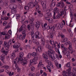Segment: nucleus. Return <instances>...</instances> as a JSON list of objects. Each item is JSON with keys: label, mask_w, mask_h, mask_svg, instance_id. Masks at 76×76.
I'll return each instance as SVG.
<instances>
[{"label": "nucleus", "mask_w": 76, "mask_h": 76, "mask_svg": "<svg viewBox=\"0 0 76 76\" xmlns=\"http://www.w3.org/2000/svg\"><path fill=\"white\" fill-rule=\"evenodd\" d=\"M39 2V0H35V2L34 4L31 3L30 2L28 3L27 4V6H29L31 8H33L35 6L36 4H37Z\"/></svg>", "instance_id": "1"}, {"label": "nucleus", "mask_w": 76, "mask_h": 76, "mask_svg": "<svg viewBox=\"0 0 76 76\" xmlns=\"http://www.w3.org/2000/svg\"><path fill=\"white\" fill-rule=\"evenodd\" d=\"M61 14L60 15L58 14L57 15L56 17L55 16H56V12H53V18L54 19H58V18H60V16H63V14H64V10H62L60 12Z\"/></svg>", "instance_id": "2"}, {"label": "nucleus", "mask_w": 76, "mask_h": 76, "mask_svg": "<svg viewBox=\"0 0 76 76\" xmlns=\"http://www.w3.org/2000/svg\"><path fill=\"white\" fill-rule=\"evenodd\" d=\"M12 39H10L9 41V42L8 43L7 42V41H5L4 42V45L5 47H7V49H9V47H10V46L12 44Z\"/></svg>", "instance_id": "3"}, {"label": "nucleus", "mask_w": 76, "mask_h": 76, "mask_svg": "<svg viewBox=\"0 0 76 76\" xmlns=\"http://www.w3.org/2000/svg\"><path fill=\"white\" fill-rule=\"evenodd\" d=\"M36 58L37 59H36V58H34V59H33L30 61V63L29 64V67H31V66L32 64H37V59H38V58L37 57Z\"/></svg>", "instance_id": "4"}, {"label": "nucleus", "mask_w": 76, "mask_h": 76, "mask_svg": "<svg viewBox=\"0 0 76 76\" xmlns=\"http://www.w3.org/2000/svg\"><path fill=\"white\" fill-rule=\"evenodd\" d=\"M63 25H64V24L62 23H57V24H55L54 26L56 28L57 27L58 29H62Z\"/></svg>", "instance_id": "5"}, {"label": "nucleus", "mask_w": 76, "mask_h": 76, "mask_svg": "<svg viewBox=\"0 0 76 76\" xmlns=\"http://www.w3.org/2000/svg\"><path fill=\"white\" fill-rule=\"evenodd\" d=\"M50 58L52 59V60L53 61H54V60H55V59H56V58H58V59L59 58L58 56L56 54H53V56L51 55V56H50Z\"/></svg>", "instance_id": "6"}, {"label": "nucleus", "mask_w": 76, "mask_h": 76, "mask_svg": "<svg viewBox=\"0 0 76 76\" xmlns=\"http://www.w3.org/2000/svg\"><path fill=\"white\" fill-rule=\"evenodd\" d=\"M42 6L43 10H45L47 8V2L46 1H42L41 3Z\"/></svg>", "instance_id": "7"}, {"label": "nucleus", "mask_w": 76, "mask_h": 76, "mask_svg": "<svg viewBox=\"0 0 76 76\" xmlns=\"http://www.w3.org/2000/svg\"><path fill=\"white\" fill-rule=\"evenodd\" d=\"M39 25H40V22L37 21L35 22V26L36 28L37 29H39Z\"/></svg>", "instance_id": "8"}, {"label": "nucleus", "mask_w": 76, "mask_h": 76, "mask_svg": "<svg viewBox=\"0 0 76 76\" xmlns=\"http://www.w3.org/2000/svg\"><path fill=\"white\" fill-rule=\"evenodd\" d=\"M50 50V51H48V55L50 57L51 56H53L55 53V52L54 50L51 49Z\"/></svg>", "instance_id": "9"}, {"label": "nucleus", "mask_w": 76, "mask_h": 76, "mask_svg": "<svg viewBox=\"0 0 76 76\" xmlns=\"http://www.w3.org/2000/svg\"><path fill=\"white\" fill-rule=\"evenodd\" d=\"M13 48H20V44L19 43H15L14 45H13Z\"/></svg>", "instance_id": "10"}, {"label": "nucleus", "mask_w": 76, "mask_h": 76, "mask_svg": "<svg viewBox=\"0 0 76 76\" xmlns=\"http://www.w3.org/2000/svg\"><path fill=\"white\" fill-rule=\"evenodd\" d=\"M35 38L38 39H41V38H42V35L40 33H38L37 34H36L35 36Z\"/></svg>", "instance_id": "11"}, {"label": "nucleus", "mask_w": 76, "mask_h": 76, "mask_svg": "<svg viewBox=\"0 0 76 76\" xmlns=\"http://www.w3.org/2000/svg\"><path fill=\"white\" fill-rule=\"evenodd\" d=\"M9 8L10 9H16V5H11L9 6Z\"/></svg>", "instance_id": "12"}, {"label": "nucleus", "mask_w": 76, "mask_h": 76, "mask_svg": "<svg viewBox=\"0 0 76 76\" xmlns=\"http://www.w3.org/2000/svg\"><path fill=\"white\" fill-rule=\"evenodd\" d=\"M43 26L45 29H50V26L47 25V23H45Z\"/></svg>", "instance_id": "13"}, {"label": "nucleus", "mask_w": 76, "mask_h": 76, "mask_svg": "<svg viewBox=\"0 0 76 76\" xmlns=\"http://www.w3.org/2000/svg\"><path fill=\"white\" fill-rule=\"evenodd\" d=\"M26 37V36H22L21 34H20L19 35V39H21L22 40H23L24 39H25V37Z\"/></svg>", "instance_id": "14"}, {"label": "nucleus", "mask_w": 76, "mask_h": 76, "mask_svg": "<svg viewBox=\"0 0 76 76\" xmlns=\"http://www.w3.org/2000/svg\"><path fill=\"white\" fill-rule=\"evenodd\" d=\"M19 57H18V58L19 60H21L22 58V57H23V52H21L19 53Z\"/></svg>", "instance_id": "15"}, {"label": "nucleus", "mask_w": 76, "mask_h": 76, "mask_svg": "<svg viewBox=\"0 0 76 76\" xmlns=\"http://www.w3.org/2000/svg\"><path fill=\"white\" fill-rule=\"evenodd\" d=\"M65 54L67 57L68 58H69L70 57V52L68 51L66 52H65Z\"/></svg>", "instance_id": "16"}, {"label": "nucleus", "mask_w": 76, "mask_h": 76, "mask_svg": "<svg viewBox=\"0 0 76 76\" xmlns=\"http://www.w3.org/2000/svg\"><path fill=\"white\" fill-rule=\"evenodd\" d=\"M15 67H16V68H14V69H15V70H16V69H17L18 70V72H20V69L19 68V66H18V65L17 64H15Z\"/></svg>", "instance_id": "17"}, {"label": "nucleus", "mask_w": 76, "mask_h": 76, "mask_svg": "<svg viewBox=\"0 0 76 76\" xmlns=\"http://www.w3.org/2000/svg\"><path fill=\"white\" fill-rule=\"evenodd\" d=\"M14 17H16V19H18L20 18V15L18 14H15L14 15L12 18H14Z\"/></svg>", "instance_id": "18"}, {"label": "nucleus", "mask_w": 76, "mask_h": 76, "mask_svg": "<svg viewBox=\"0 0 76 76\" xmlns=\"http://www.w3.org/2000/svg\"><path fill=\"white\" fill-rule=\"evenodd\" d=\"M72 71L73 73H72V76H76V68H73Z\"/></svg>", "instance_id": "19"}, {"label": "nucleus", "mask_w": 76, "mask_h": 76, "mask_svg": "<svg viewBox=\"0 0 76 76\" xmlns=\"http://www.w3.org/2000/svg\"><path fill=\"white\" fill-rule=\"evenodd\" d=\"M0 59L2 61L3 63L4 64L5 63V61H4V57H3V56H0Z\"/></svg>", "instance_id": "20"}, {"label": "nucleus", "mask_w": 76, "mask_h": 76, "mask_svg": "<svg viewBox=\"0 0 76 76\" xmlns=\"http://www.w3.org/2000/svg\"><path fill=\"white\" fill-rule=\"evenodd\" d=\"M64 44L65 45H69H69H70V46H71V45H72V43H71V42H70V41H69L65 42Z\"/></svg>", "instance_id": "21"}, {"label": "nucleus", "mask_w": 76, "mask_h": 76, "mask_svg": "<svg viewBox=\"0 0 76 76\" xmlns=\"http://www.w3.org/2000/svg\"><path fill=\"white\" fill-rule=\"evenodd\" d=\"M63 50L62 51V53H63V54L64 55H65L66 52H67V49L65 47L64 48H63Z\"/></svg>", "instance_id": "22"}, {"label": "nucleus", "mask_w": 76, "mask_h": 76, "mask_svg": "<svg viewBox=\"0 0 76 76\" xmlns=\"http://www.w3.org/2000/svg\"><path fill=\"white\" fill-rule=\"evenodd\" d=\"M42 56L43 58L45 59H48V56L44 53L43 54Z\"/></svg>", "instance_id": "23"}, {"label": "nucleus", "mask_w": 76, "mask_h": 76, "mask_svg": "<svg viewBox=\"0 0 76 76\" xmlns=\"http://www.w3.org/2000/svg\"><path fill=\"white\" fill-rule=\"evenodd\" d=\"M9 51V50L7 49H6L3 52V53H4L5 54V55H7V53H8V52Z\"/></svg>", "instance_id": "24"}, {"label": "nucleus", "mask_w": 76, "mask_h": 76, "mask_svg": "<svg viewBox=\"0 0 76 76\" xmlns=\"http://www.w3.org/2000/svg\"><path fill=\"white\" fill-rule=\"evenodd\" d=\"M45 47L47 48H48V49H49V50H51V47H50V45H49V44H47L46 45H45Z\"/></svg>", "instance_id": "25"}, {"label": "nucleus", "mask_w": 76, "mask_h": 76, "mask_svg": "<svg viewBox=\"0 0 76 76\" xmlns=\"http://www.w3.org/2000/svg\"><path fill=\"white\" fill-rule=\"evenodd\" d=\"M68 49L70 50V51H71V54H72L74 51L72 49V45H71V46L70 45L69 46V47L68 48Z\"/></svg>", "instance_id": "26"}, {"label": "nucleus", "mask_w": 76, "mask_h": 76, "mask_svg": "<svg viewBox=\"0 0 76 76\" xmlns=\"http://www.w3.org/2000/svg\"><path fill=\"white\" fill-rule=\"evenodd\" d=\"M16 57L15 56V53H12L11 55L10 58L11 59H13L14 58H15Z\"/></svg>", "instance_id": "27"}, {"label": "nucleus", "mask_w": 76, "mask_h": 76, "mask_svg": "<svg viewBox=\"0 0 76 76\" xmlns=\"http://www.w3.org/2000/svg\"><path fill=\"white\" fill-rule=\"evenodd\" d=\"M56 2H52L50 5L51 7H53L55 6V5H56Z\"/></svg>", "instance_id": "28"}, {"label": "nucleus", "mask_w": 76, "mask_h": 76, "mask_svg": "<svg viewBox=\"0 0 76 76\" xmlns=\"http://www.w3.org/2000/svg\"><path fill=\"white\" fill-rule=\"evenodd\" d=\"M42 61L40 60L39 62L38 65H37L38 67H39L40 66H41L43 65V64H42Z\"/></svg>", "instance_id": "29"}, {"label": "nucleus", "mask_w": 76, "mask_h": 76, "mask_svg": "<svg viewBox=\"0 0 76 76\" xmlns=\"http://www.w3.org/2000/svg\"><path fill=\"white\" fill-rule=\"evenodd\" d=\"M21 33H22V35H24V36H26V31L25 30H23L22 31Z\"/></svg>", "instance_id": "30"}, {"label": "nucleus", "mask_w": 76, "mask_h": 76, "mask_svg": "<svg viewBox=\"0 0 76 76\" xmlns=\"http://www.w3.org/2000/svg\"><path fill=\"white\" fill-rule=\"evenodd\" d=\"M34 18H31V19L30 20V24H31V26H33V25H34V24H32V23L33 22V21H34Z\"/></svg>", "instance_id": "31"}, {"label": "nucleus", "mask_w": 76, "mask_h": 76, "mask_svg": "<svg viewBox=\"0 0 76 76\" xmlns=\"http://www.w3.org/2000/svg\"><path fill=\"white\" fill-rule=\"evenodd\" d=\"M50 36L51 38V39H53V38L54 35H53V32H51L50 33Z\"/></svg>", "instance_id": "32"}, {"label": "nucleus", "mask_w": 76, "mask_h": 76, "mask_svg": "<svg viewBox=\"0 0 76 76\" xmlns=\"http://www.w3.org/2000/svg\"><path fill=\"white\" fill-rule=\"evenodd\" d=\"M5 39H9V38H10V35H9L8 34H7L5 36Z\"/></svg>", "instance_id": "33"}, {"label": "nucleus", "mask_w": 76, "mask_h": 76, "mask_svg": "<svg viewBox=\"0 0 76 76\" xmlns=\"http://www.w3.org/2000/svg\"><path fill=\"white\" fill-rule=\"evenodd\" d=\"M38 50L39 52H41V51H42V47L40 46H38Z\"/></svg>", "instance_id": "34"}, {"label": "nucleus", "mask_w": 76, "mask_h": 76, "mask_svg": "<svg viewBox=\"0 0 76 76\" xmlns=\"http://www.w3.org/2000/svg\"><path fill=\"white\" fill-rule=\"evenodd\" d=\"M7 73L8 74H9V76H12V75H13V74H14V72H7Z\"/></svg>", "instance_id": "35"}, {"label": "nucleus", "mask_w": 76, "mask_h": 76, "mask_svg": "<svg viewBox=\"0 0 76 76\" xmlns=\"http://www.w3.org/2000/svg\"><path fill=\"white\" fill-rule=\"evenodd\" d=\"M28 61H27L26 60H25V59L23 60V64L24 66H25L27 64Z\"/></svg>", "instance_id": "36"}, {"label": "nucleus", "mask_w": 76, "mask_h": 76, "mask_svg": "<svg viewBox=\"0 0 76 76\" xmlns=\"http://www.w3.org/2000/svg\"><path fill=\"white\" fill-rule=\"evenodd\" d=\"M11 12L13 14H15L16 13V10L15 9H13L12 10Z\"/></svg>", "instance_id": "37"}, {"label": "nucleus", "mask_w": 76, "mask_h": 76, "mask_svg": "<svg viewBox=\"0 0 76 76\" xmlns=\"http://www.w3.org/2000/svg\"><path fill=\"white\" fill-rule=\"evenodd\" d=\"M29 7L28 6V5L27 6H25L24 7V9L25 10H29Z\"/></svg>", "instance_id": "38"}, {"label": "nucleus", "mask_w": 76, "mask_h": 76, "mask_svg": "<svg viewBox=\"0 0 76 76\" xmlns=\"http://www.w3.org/2000/svg\"><path fill=\"white\" fill-rule=\"evenodd\" d=\"M23 25H22L21 27L19 28V32H20L21 31H22L23 30Z\"/></svg>", "instance_id": "39"}, {"label": "nucleus", "mask_w": 76, "mask_h": 76, "mask_svg": "<svg viewBox=\"0 0 76 76\" xmlns=\"http://www.w3.org/2000/svg\"><path fill=\"white\" fill-rule=\"evenodd\" d=\"M35 34L34 31H32L31 32V35L32 36V38H34V36H35Z\"/></svg>", "instance_id": "40"}, {"label": "nucleus", "mask_w": 76, "mask_h": 76, "mask_svg": "<svg viewBox=\"0 0 76 76\" xmlns=\"http://www.w3.org/2000/svg\"><path fill=\"white\" fill-rule=\"evenodd\" d=\"M46 15H48V17H51L52 16V15H51V13L47 12L46 13Z\"/></svg>", "instance_id": "41"}, {"label": "nucleus", "mask_w": 76, "mask_h": 76, "mask_svg": "<svg viewBox=\"0 0 76 76\" xmlns=\"http://www.w3.org/2000/svg\"><path fill=\"white\" fill-rule=\"evenodd\" d=\"M36 8L37 10H39V5L37 4L35 5Z\"/></svg>", "instance_id": "42"}, {"label": "nucleus", "mask_w": 76, "mask_h": 76, "mask_svg": "<svg viewBox=\"0 0 76 76\" xmlns=\"http://www.w3.org/2000/svg\"><path fill=\"white\" fill-rule=\"evenodd\" d=\"M35 67L34 66H32L31 68V70L32 72H34L35 70Z\"/></svg>", "instance_id": "43"}, {"label": "nucleus", "mask_w": 76, "mask_h": 76, "mask_svg": "<svg viewBox=\"0 0 76 76\" xmlns=\"http://www.w3.org/2000/svg\"><path fill=\"white\" fill-rule=\"evenodd\" d=\"M70 66V63L68 62L66 64V67H69H69H71V66Z\"/></svg>", "instance_id": "44"}, {"label": "nucleus", "mask_w": 76, "mask_h": 76, "mask_svg": "<svg viewBox=\"0 0 76 76\" xmlns=\"http://www.w3.org/2000/svg\"><path fill=\"white\" fill-rule=\"evenodd\" d=\"M3 67L5 69H9V66L5 65L3 66Z\"/></svg>", "instance_id": "45"}, {"label": "nucleus", "mask_w": 76, "mask_h": 76, "mask_svg": "<svg viewBox=\"0 0 76 76\" xmlns=\"http://www.w3.org/2000/svg\"><path fill=\"white\" fill-rule=\"evenodd\" d=\"M49 42L51 44H54V40H49Z\"/></svg>", "instance_id": "46"}, {"label": "nucleus", "mask_w": 76, "mask_h": 76, "mask_svg": "<svg viewBox=\"0 0 76 76\" xmlns=\"http://www.w3.org/2000/svg\"><path fill=\"white\" fill-rule=\"evenodd\" d=\"M31 56H32L33 57H35L37 56V53L35 52H33L32 53H31Z\"/></svg>", "instance_id": "47"}, {"label": "nucleus", "mask_w": 76, "mask_h": 76, "mask_svg": "<svg viewBox=\"0 0 76 76\" xmlns=\"http://www.w3.org/2000/svg\"><path fill=\"white\" fill-rule=\"evenodd\" d=\"M18 61H20L21 63H23V60L22 59V58L21 60H19V58L18 59Z\"/></svg>", "instance_id": "48"}, {"label": "nucleus", "mask_w": 76, "mask_h": 76, "mask_svg": "<svg viewBox=\"0 0 76 76\" xmlns=\"http://www.w3.org/2000/svg\"><path fill=\"white\" fill-rule=\"evenodd\" d=\"M27 28L28 31L31 30V26L30 25H28L27 26Z\"/></svg>", "instance_id": "49"}, {"label": "nucleus", "mask_w": 76, "mask_h": 76, "mask_svg": "<svg viewBox=\"0 0 76 76\" xmlns=\"http://www.w3.org/2000/svg\"><path fill=\"white\" fill-rule=\"evenodd\" d=\"M31 57V53H28V55L27 56V58H29Z\"/></svg>", "instance_id": "50"}, {"label": "nucleus", "mask_w": 76, "mask_h": 76, "mask_svg": "<svg viewBox=\"0 0 76 76\" xmlns=\"http://www.w3.org/2000/svg\"><path fill=\"white\" fill-rule=\"evenodd\" d=\"M54 11L55 12H56V13H58L59 11L58 10V8L57 7H56L54 9Z\"/></svg>", "instance_id": "51"}, {"label": "nucleus", "mask_w": 76, "mask_h": 76, "mask_svg": "<svg viewBox=\"0 0 76 76\" xmlns=\"http://www.w3.org/2000/svg\"><path fill=\"white\" fill-rule=\"evenodd\" d=\"M47 69H48L49 72H51V69H50L51 68L50 67V66H49L47 65Z\"/></svg>", "instance_id": "52"}, {"label": "nucleus", "mask_w": 76, "mask_h": 76, "mask_svg": "<svg viewBox=\"0 0 76 76\" xmlns=\"http://www.w3.org/2000/svg\"><path fill=\"white\" fill-rule=\"evenodd\" d=\"M45 61H46V63H48V64H49L50 63V62H51V61H50L49 60H48L47 59H45Z\"/></svg>", "instance_id": "53"}, {"label": "nucleus", "mask_w": 76, "mask_h": 76, "mask_svg": "<svg viewBox=\"0 0 76 76\" xmlns=\"http://www.w3.org/2000/svg\"><path fill=\"white\" fill-rule=\"evenodd\" d=\"M67 41V38H65L63 39L62 42H64Z\"/></svg>", "instance_id": "54"}, {"label": "nucleus", "mask_w": 76, "mask_h": 76, "mask_svg": "<svg viewBox=\"0 0 76 76\" xmlns=\"http://www.w3.org/2000/svg\"><path fill=\"white\" fill-rule=\"evenodd\" d=\"M50 22V23H51L52 22V19L51 18H48L47 19Z\"/></svg>", "instance_id": "55"}, {"label": "nucleus", "mask_w": 76, "mask_h": 76, "mask_svg": "<svg viewBox=\"0 0 76 76\" xmlns=\"http://www.w3.org/2000/svg\"><path fill=\"white\" fill-rule=\"evenodd\" d=\"M1 34L2 35H5L6 34V33L5 31H2L1 33Z\"/></svg>", "instance_id": "56"}, {"label": "nucleus", "mask_w": 76, "mask_h": 76, "mask_svg": "<svg viewBox=\"0 0 76 76\" xmlns=\"http://www.w3.org/2000/svg\"><path fill=\"white\" fill-rule=\"evenodd\" d=\"M32 41L33 43H35L36 42V40L34 39V38H32Z\"/></svg>", "instance_id": "57"}, {"label": "nucleus", "mask_w": 76, "mask_h": 76, "mask_svg": "<svg viewBox=\"0 0 76 76\" xmlns=\"http://www.w3.org/2000/svg\"><path fill=\"white\" fill-rule=\"evenodd\" d=\"M15 52H17V53H18V52H19V48H15Z\"/></svg>", "instance_id": "58"}, {"label": "nucleus", "mask_w": 76, "mask_h": 76, "mask_svg": "<svg viewBox=\"0 0 76 76\" xmlns=\"http://www.w3.org/2000/svg\"><path fill=\"white\" fill-rule=\"evenodd\" d=\"M61 4V2H60L58 3V4H56V6L57 7H58V6H60Z\"/></svg>", "instance_id": "59"}, {"label": "nucleus", "mask_w": 76, "mask_h": 76, "mask_svg": "<svg viewBox=\"0 0 76 76\" xmlns=\"http://www.w3.org/2000/svg\"><path fill=\"white\" fill-rule=\"evenodd\" d=\"M18 8L20 9H23V7H22L20 5H19L18 6Z\"/></svg>", "instance_id": "60"}, {"label": "nucleus", "mask_w": 76, "mask_h": 76, "mask_svg": "<svg viewBox=\"0 0 76 76\" xmlns=\"http://www.w3.org/2000/svg\"><path fill=\"white\" fill-rule=\"evenodd\" d=\"M60 36L61 38H64V35L62 34H60Z\"/></svg>", "instance_id": "61"}, {"label": "nucleus", "mask_w": 76, "mask_h": 76, "mask_svg": "<svg viewBox=\"0 0 76 76\" xmlns=\"http://www.w3.org/2000/svg\"><path fill=\"white\" fill-rule=\"evenodd\" d=\"M43 16L44 15H43V14H42H42H40L39 15V16L40 18H41L42 17V16Z\"/></svg>", "instance_id": "62"}, {"label": "nucleus", "mask_w": 76, "mask_h": 76, "mask_svg": "<svg viewBox=\"0 0 76 76\" xmlns=\"http://www.w3.org/2000/svg\"><path fill=\"white\" fill-rule=\"evenodd\" d=\"M8 1H5V5L6 6H8Z\"/></svg>", "instance_id": "63"}, {"label": "nucleus", "mask_w": 76, "mask_h": 76, "mask_svg": "<svg viewBox=\"0 0 76 76\" xmlns=\"http://www.w3.org/2000/svg\"><path fill=\"white\" fill-rule=\"evenodd\" d=\"M15 1H16V0H11V2L13 4V3H15Z\"/></svg>", "instance_id": "64"}]
</instances>
